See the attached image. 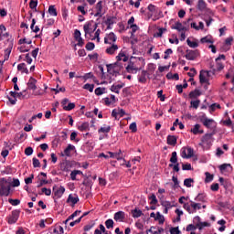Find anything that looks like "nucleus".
<instances>
[{
    "label": "nucleus",
    "mask_w": 234,
    "mask_h": 234,
    "mask_svg": "<svg viewBox=\"0 0 234 234\" xmlns=\"http://www.w3.org/2000/svg\"><path fill=\"white\" fill-rule=\"evenodd\" d=\"M139 61H142L141 58L131 57L126 67V72L129 74H136L138 70H142V68H138Z\"/></svg>",
    "instance_id": "nucleus-1"
},
{
    "label": "nucleus",
    "mask_w": 234,
    "mask_h": 234,
    "mask_svg": "<svg viewBox=\"0 0 234 234\" xmlns=\"http://www.w3.org/2000/svg\"><path fill=\"white\" fill-rule=\"evenodd\" d=\"M11 185L3 177L0 179V197H8L10 195Z\"/></svg>",
    "instance_id": "nucleus-2"
},
{
    "label": "nucleus",
    "mask_w": 234,
    "mask_h": 234,
    "mask_svg": "<svg viewBox=\"0 0 234 234\" xmlns=\"http://www.w3.org/2000/svg\"><path fill=\"white\" fill-rule=\"evenodd\" d=\"M107 70L108 73L111 74V76H120V70L123 69V66H122V63L120 62H115L114 64H107Z\"/></svg>",
    "instance_id": "nucleus-3"
},
{
    "label": "nucleus",
    "mask_w": 234,
    "mask_h": 234,
    "mask_svg": "<svg viewBox=\"0 0 234 234\" xmlns=\"http://www.w3.org/2000/svg\"><path fill=\"white\" fill-rule=\"evenodd\" d=\"M226 61V56L225 55H219L216 58V67L214 68L213 66L211 67L213 72H219V70H222L224 69V63L222 62Z\"/></svg>",
    "instance_id": "nucleus-4"
},
{
    "label": "nucleus",
    "mask_w": 234,
    "mask_h": 234,
    "mask_svg": "<svg viewBox=\"0 0 234 234\" xmlns=\"http://www.w3.org/2000/svg\"><path fill=\"white\" fill-rule=\"evenodd\" d=\"M170 162L171 164L168 166L173 167L174 171L178 173V171H180V164H178V155L176 154V152L172 153Z\"/></svg>",
    "instance_id": "nucleus-5"
},
{
    "label": "nucleus",
    "mask_w": 234,
    "mask_h": 234,
    "mask_svg": "<svg viewBox=\"0 0 234 234\" xmlns=\"http://www.w3.org/2000/svg\"><path fill=\"white\" fill-rule=\"evenodd\" d=\"M19 215H21V210L15 209L11 212V215L7 217V223L8 224H16L17 220H19Z\"/></svg>",
    "instance_id": "nucleus-6"
},
{
    "label": "nucleus",
    "mask_w": 234,
    "mask_h": 234,
    "mask_svg": "<svg viewBox=\"0 0 234 234\" xmlns=\"http://www.w3.org/2000/svg\"><path fill=\"white\" fill-rule=\"evenodd\" d=\"M73 37L75 41H77V44H75V50L76 47H83V45H85V40L81 37V31H80V29L74 30Z\"/></svg>",
    "instance_id": "nucleus-7"
},
{
    "label": "nucleus",
    "mask_w": 234,
    "mask_h": 234,
    "mask_svg": "<svg viewBox=\"0 0 234 234\" xmlns=\"http://www.w3.org/2000/svg\"><path fill=\"white\" fill-rule=\"evenodd\" d=\"M93 21H89L83 26V30L85 32V37H87L88 34H93V32H96V29L98 28V23L94 24L93 30L90 31V27H92Z\"/></svg>",
    "instance_id": "nucleus-8"
},
{
    "label": "nucleus",
    "mask_w": 234,
    "mask_h": 234,
    "mask_svg": "<svg viewBox=\"0 0 234 234\" xmlns=\"http://www.w3.org/2000/svg\"><path fill=\"white\" fill-rule=\"evenodd\" d=\"M201 122L207 129H213L215 127V120L207 118L206 114L202 116Z\"/></svg>",
    "instance_id": "nucleus-9"
},
{
    "label": "nucleus",
    "mask_w": 234,
    "mask_h": 234,
    "mask_svg": "<svg viewBox=\"0 0 234 234\" xmlns=\"http://www.w3.org/2000/svg\"><path fill=\"white\" fill-rule=\"evenodd\" d=\"M185 57L188 61H195L196 58H198V49H186V54Z\"/></svg>",
    "instance_id": "nucleus-10"
},
{
    "label": "nucleus",
    "mask_w": 234,
    "mask_h": 234,
    "mask_svg": "<svg viewBox=\"0 0 234 234\" xmlns=\"http://www.w3.org/2000/svg\"><path fill=\"white\" fill-rule=\"evenodd\" d=\"M116 39H118L116 34H114V32H111L104 37V43L105 45H112V43H116Z\"/></svg>",
    "instance_id": "nucleus-11"
},
{
    "label": "nucleus",
    "mask_w": 234,
    "mask_h": 234,
    "mask_svg": "<svg viewBox=\"0 0 234 234\" xmlns=\"http://www.w3.org/2000/svg\"><path fill=\"white\" fill-rule=\"evenodd\" d=\"M96 13L94 15L95 17H102L103 16V2L99 1L95 5Z\"/></svg>",
    "instance_id": "nucleus-12"
},
{
    "label": "nucleus",
    "mask_w": 234,
    "mask_h": 234,
    "mask_svg": "<svg viewBox=\"0 0 234 234\" xmlns=\"http://www.w3.org/2000/svg\"><path fill=\"white\" fill-rule=\"evenodd\" d=\"M65 193V186H59V188H56V186H53V198H61L63 197V194Z\"/></svg>",
    "instance_id": "nucleus-13"
},
{
    "label": "nucleus",
    "mask_w": 234,
    "mask_h": 234,
    "mask_svg": "<svg viewBox=\"0 0 234 234\" xmlns=\"http://www.w3.org/2000/svg\"><path fill=\"white\" fill-rule=\"evenodd\" d=\"M117 19L116 16H107V19L104 22L105 25H107V30L112 29V25H116Z\"/></svg>",
    "instance_id": "nucleus-14"
},
{
    "label": "nucleus",
    "mask_w": 234,
    "mask_h": 234,
    "mask_svg": "<svg viewBox=\"0 0 234 234\" xmlns=\"http://www.w3.org/2000/svg\"><path fill=\"white\" fill-rule=\"evenodd\" d=\"M37 80H36L34 77H30L27 82L28 90H36L37 89Z\"/></svg>",
    "instance_id": "nucleus-15"
},
{
    "label": "nucleus",
    "mask_w": 234,
    "mask_h": 234,
    "mask_svg": "<svg viewBox=\"0 0 234 234\" xmlns=\"http://www.w3.org/2000/svg\"><path fill=\"white\" fill-rule=\"evenodd\" d=\"M113 218L116 222H123L125 220V212L118 211L114 214Z\"/></svg>",
    "instance_id": "nucleus-16"
},
{
    "label": "nucleus",
    "mask_w": 234,
    "mask_h": 234,
    "mask_svg": "<svg viewBox=\"0 0 234 234\" xmlns=\"http://www.w3.org/2000/svg\"><path fill=\"white\" fill-rule=\"evenodd\" d=\"M204 74L209 75V71H204V70L200 71L199 82L201 83V85H203V83H207V85H209V80L207 79H206V75H204Z\"/></svg>",
    "instance_id": "nucleus-17"
},
{
    "label": "nucleus",
    "mask_w": 234,
    "mask_h": 234,
    "mask_svg": "<svg viewBox=\"0 0 234 234\" xmlns=\"http://www.w3.org/2000/svg\"><path fill=\"white\" fill-rule=\"evenodd\" d=\"M219 171H221V173H226V171L231 173V171H233V166H231L230 164H223L219 165Z\"/></svg>",
    "instance_id": "nucleus-18"
},
{
    "label": "nucleus",
    "mask_w": 234,
    "mask_h": 234,
    "mask_svg": "<svg viewBox=\"0 0 234 234\" xmlns=\"http://www.w3.org/2000/svg\"><path fill=\"white\" fill-rule=\"evenodd\" d=\"M9 94L11 97L7 96V99L9 100L11 105H16V103H17V91H10Z\"/></svg>",
    "instance_id": "nucleus-19"
},
{
    "label": "nucleus",
    "mask_w": 234,
    "mask_h": 234,
    "mask_svg": "<svg viewBox=\"0 0 234 234\" xmlns=\"http://www.w3.org/2000/svg\"><path fill=\"white\" fill-rule=\"evenodd\" d=\"M116 50H118V45L112 44L111 47L106 48L105 52L106 54H109V56H113V54L116 53Z\"/></svg>",
    "instance_id": "nucleus-20"
},
{
    "label": "nucleus",
    "mask_w": 234,
    "mask_h": 234,
    "mask_svg": "<svg viewBox=\"0 0 234 234\" xmlns=\"http://www.w3.org/2000/svg\"><path fill=\"white\" fill-rule=\"evenodd\" d=\"M117 62L120 63V61H123L124 63L129 61V57L125 55V52L121 51L118 56L116 57Z\"/></svg>",
    "instance_id": "nucleus-21"
},
{
    "label": "nucleus",
    "mask_w": 234,
    "mask_h": 234,
    "mask_svg": "<svg viewBox=\"0 0 234 234\" xmlns=\"http://www.w3.org/2000/svg\"><path fill=\"white\" fill-rule=\"evenodd\" d=\"M147 9L149 10V12H151V17H153V16H154H154H156L158 14V10L160 8L156 7V5H154L153 4H150L148 5Z\"/></svg>",
    "instance_id": "nucleus-22"
},
{
    "label": "nucleus",
    "mask_w": 234,
    "mask_h": 234,
    "mask_svg": "<svg viewBox=\"0 0 234 234\" xmlns=\"http://www.w3.org/2000/svg\"><path fill=\"white\" fill-rule=\"evenodd\" d=\"M123 87H125V84L122 83V84H117V85H112L111 87V90L112 92H115V94H120V90L121 89H123Z\"/></svg>",
    "instance_id": "nucleus-23"
},
{
    "label": "nucleus",
    "mask_w": 234,
    "mask_h": 234,
    "mask_svg": "<svg viewBox=\"0 0 234 234\" xmlns=\"http://www.w3.org/2000/svg\"><path fill=\"white\" fill-rule=\"evenodd\" d=\"M176 141H177V138L175 135H168L166 138L167 144L173 145V147H175V145H176Z\"/></svg>",
    "instance_id": "nucleus-24"
},
{
    "label": "nucleus",
    "mask_w": 234,
    "mask_h": 234,
    "mask_svg": "<svg viewBox=\"0 0 234 234\" xmlns=\"http://www.w3.org/2000/svg\"><path fill=\"white\" fill-rule=\"evenodd\" d=\"M198 96H202V91H200V90H194L192 91L189 92L188 97L193 100L195 98H198Z\"/></svg>",
    "instance_id": "nucleus-25"
},
{
    "label": "nucleus",
    "mask_w": 234,
    "mask_h": 234,
    "mask_svg": "<svg viewBox=\"0 0 234 234\" xmlns=\"http://www.w3.org/2000/svg\"><path fill=\"white\" fill-rule=\"evenodd\" d=\"M139 83H147V70H143L138 78Z\"/></svg>",
    "instance_id": "nucleus-26"
},
{
    "label": "nucleus",
    "mask_w": 234,
    "mask_h": 234,
    "mask_svg": "<svg viewBox=\"0 0 234 234\" xmlns=\"http://www.w3.org/2000/svg\"><path fill=\"white\" fill-rule=\"evenodd\" d=\"M193 134H204V130H200V124H196L193 129L190 130Z\"/></svg>",
    "instance_id": "nucleus-27"
},
{
    "label": "nucleus",
    "mask_w": 234,
    "mask_h": 234,
    "mask_svg": "<svg viewBox=\"0 0 234 234\" xmlns=\"http://www.w3.org/2000/svg\"><path fill=\"white\" fill-rule=\"evenodd\" d=\"M17 70H19L22 74H28V69L27 68V64L25 63L18 64Z\"/></svg>",
    "instance_id": "nucleus-28"
},
{
    "label": "nucleus",
    "mask_w": 234,
    "mask_h": 234,
    "mask_svg": "<svg viewBox=\"0 0 234 234\" xmlns=\"http://www.w3.org/2000/svg\"><path fill=\"white\" fill-rule=\"evenodd\" d=\"M231 43H233V37H229L226 38L225 45L223 46V50H229V47H231Z\"/></svg>",
    "instance_id": "nucleus-29"
},
{
    "label": "nucleus",
    "mask_w": 234,
    "mask_h": 234,
    "mask_svg": "<svg viewBox=\"0 0 234 234\" xmlns=\"http://www.w3.org/2000/svg\"><path fill=\"white\" fill-rule=\"evenodd\" d=\"M190 206L192 207V214L195 213L197 209H202V204L190 201Z\"/></svg>",
    "instance_id": "nucleus-30"
},
{
    "label": "nucleus",
    "mask_w": 234,
    "mask_h": 234,
    "mask_svg": "<svg viewBox=\"0 0 234 234\" xmlns=\"http://www.w3.org/2000/svg\"><path fill=\"white\" fill-rule=\"evenodd\" d=\"M132 213V217L133 218H140V217H142V215H144V212H142V210L138 209V208H134L131 211Z\"/></svg>",
    "instance_id": "nucleus-31"
},
{
    "label": "nucleus",
    "mask_w": 234,
    "mask_h": 234,
    "mask_svg": "<svg viewBox=\"0 0 234 234\" xmlns=\"http://www.w3.org/2000/svg\"><path fill=\"white\" fill-rule=\"evenodd\" d=\"M67 202H71L72 206H76L77 202H80V197H78V196L74 197L72 196V194H70L68 197Z\"/></svg>",
    "instance_id": "nucleus-32"
},
{
    "label": "nucleus",
    "mask_w": 234,
    "mask_h": 234,
    "mask_svg": "<svg viewBox=\"0 0 234 234\" xmlns=\"http://www.w3.org/2000/svg\"><path fill=\"white\" fill-rule=\"evenodd\" d=\"M70 151H76V146L72 144H68V146L64 150L65 156H70Z\"/></svg>",
    "instance_id": "nucleus-33"
},
{
    "label": "nucleus",
    "mask_w": 234,
    "mask_h": 234,
    "mask_svg": "<svg viewBox=\"0 0 234 234\" xmlns=\"http://www.w3.org/2000/svg\"><path fill=\"white\" fill-rule=\"evenodd\" d=\"M48 12L49 16H52L53 17L58 16V9H56V5H49Z\"/></svg>",
    "instance_id": "nucleus-34"
},
{
    "label": "nucleus",
    "mask_w": 234,
    "mask_h": 234,
    "mask_svg": "<svg viewBox=\"0 0 234 234\" xmlns=\"http://www.w3.org/2000/svg\"><path fill=\"white\" fill-rule=\"evenodd\" d=\"M89 127H90V124L89 123V122H82L81 125L78 127V129L79 131H80V133H83V131H89Z\"/></svg>",
    "instance_id": "nucleus-35"
},
{
    "label": "nucleus",
    "mask_w": 234,
    "mask_h": 234,
    "mask_svg": "<svg viewBox=\"0 0 234 234\" xmlns=\"http://www.w3.org/2000/svg\"><path fill=\"white\" fill-rule=\"evenodd\" d=\"M206 2L204 0H198L197 2V10H200V12H204L206 10Z\"/></svg>",
    "instance_id": "nucleus-36"
},
{
    "label": "nucleus",
    "mask_w": 234,
    "mask_h": 234,
    "mask_svg": "<svg viewBox=\"0 0 234 234\" xmlns=\"http://www.w3.org/2000/svg\"><path fill=\"white\" fill-rule=\"evenodd\" d=\"M166 78L167 80H176V81H178V80H180V76L178 75V73L173 74L169 72L166 74Z\"/></svg>",
    "instance_id": "nucleus-37"
},
{
    "label": "nucleus",
    "mask_w": 234,
    "mask_h": 234,
    "mask_svg": "<svg viewBox=\"0 0 234 234\" xmlns=\"http://www.w3.org/2000/svg\"><path fill=\"white\" fill-rule=\"evenodd\" d=\"M212 137H213V133H206L201 138L202 144H207Z\"/></svg>",
    "instance_id": "nucleus-38"
},
{
    "label": "nucleus",
    "mask_w": 234,
    "mask_h": 234,
    "mask_svg": "<svg viewBox=\"0 0 234 234\" xmlns=\"http://www.w3.org/2000/svg\"><path fill=\"white\" fill-rule=\"evenodd\" d=\"M174 30H177L178 32H182L184 30V26L180 22H176L175 26L172 27Z\"/></svg>",
    "instance_id": "nucleus-39"
},
{
    "label": "nucleus",
    "mask_w": 234,
    "mask_h": 234,
    "mask_svg": "<svg viewBox=\"0 0 234 234\" xmlns=\"http://www.w3.org/2000/svg\"><path fill=\"white\" fill-rule=\"evenodd\" d=\"M29 7L31 8V10H35V12H37V0H30Z\"/></svg>",
    "instance_id": "nucleus-40"
},
{
    "label": "nucleus",
    "mask_w": 234,
    "mask_h": 234,
    "mask_svg": "<svg viewBox=\"0 0 234 234\" xmlns=\"http://www.w3.org/2000/svg\"><path fill=\"white\" fill-rule=\"evenodd\" d=\"M154 220H159V224H164L165 222V218L160 212H156L155 219Z\"/></svg>",
    "instance_id": "nucleus-41"
},
{
    "label": "nucleus",
    "mask_w": 234,
    "mask_h": 234,
    "mask_svg": "<svg viewBox=\"0 0 234 234\" xmlns=\"http://www.w3.org/2000/svg\"><path fill=\"white\" fill-rule=\"evenodd\" d=\"M35 25H36V20H35V18H33L30 28H31L32 32H35V34H37V32H39V27H37V26L35 27Z\"/></svg>",
    "instance_id": "nucleus-42"
},
{
    "label": "nucleus",
    "mask_w": 234,
    "mask_h": 234,
    "mask_svg": "<svg viewBox=\"0 0 234 234\" xmlns=\"http://www.w3.org/2000/svg\"><path fill=\"white\" fill-rule=\"evenodd\" d=\"M105 226L107 229H112V228H114V220H112V218L107 219L105 221Z\"/></svg>",
    "instance_id": "nucleus-43"
},
{
    "label": "nucleus",
    "mask_w": 234,
    "mask_h": 234,
    "mask_svg": "<svg viewBox=\"0 0 234 234\" xmlns=\"http://www.w3.org/2000/svg\"><path fill=\"white\" fill-rule=\"evenodd\" d=\"M121 153H122V150H120L119 153L108 152V154H110V158H116V160H122V157H120Z\"/></svg>",
    "instance_id": "nucleus-44"
},
{
    "label": "nucleus",
    "mask_w": 234,
    "mask_h": 234,
    "mask_svg": "<svg viewBox=\"0 0 234 234\" xmlns=\"http://www.w3.org/2000/svg\"><path fill=\"white\" fill-rule=\"evenodd\" d=\"M186 152H187V158H193L195 156V150L191 148V146L186 147Z\"/></svg>",
    "instance_id": "nucleus-45"
},
{
    "label": "nucleus",
    "mask_w": 234,
    "mask_h": 234,
    "mask_svg": "<svg viewBox=\"0 0 234 234\" xmlns=\"http://www.w3.org/2000/svg\"><path fill=\"white\" fill-rule=\"evenodd\" d=\"M200 43H211L213 44V38L209 36L204 37L200 39Z\"/></svg>",
    "instance_id": "nucleus-46"
},
{
    "label": "nucleus",
    "mask_w": 234,
    "mask_h": 234,
    "mask_svg": "<svg viewBox=\"0 0 234 234\" xmlns=\"http://www.w3.org/2000/svg\"><path fill=\"white\" fill-rule=\"evenodd\" d=\"M196 202H206V195L204 194H198L196 197H195Z\"/></svg>",
    "instance_id": "nucleus-47"
},
{
    "label": "nucleus",
    "mask_w": 234,
    "mask_h": 234,
    "mask_svg": "<svg viewBox=\"0 0 234 234\" xmlns=\"http://www.w3.org/2000/svg\"><path fill=\"white\" fill-rule=\"evenodd\" d=\"M197 228H198V229H203L204 228H209L210 224L207 223V222H199V223H197Z\"/></svg>",
    "instance_id": "nucleus-48"
},
{
    "label": "nucleus",
    "mask_w": 234,
    "mask_h": 234,
    "mask_svg": "<svg viewBox=\"0 0 234 234\" xmlns=\"http://www.w3.org/2000/svg\"><path fill=\"white\" fill-rule=\"evenodd\" d=\"M193 183H195V180L193 178H186L184 180V186H186V187H191V184Z\"/></svg>",
    "instance_id": "nucleus-49"
},
{
    "label": "nucleus",
    "mask_w": 234,
    "mask_h": 234,
    "mask_svg": "<svg viewBox=\"0 0 234 234\" xmlns=\"http://www.w3.org/2000/svg\"><path fill=\"white\" fill-rule=\"evenodd\" d=\"M183 207L186 209V211H187V213H189V215L193 214L191 203H184Z\"/></svg>",
    "instance_id": "nucleus-50"
},
{
    "label": "nucleus",
    "mask_w": 234,
    "mask_h": 234,
    "mask_svg": "<svg viewBox=\"0 0 234 234\" xmlns=\"http://www.w3.org/2000/svg\"><path fill=\"white\" fill-rule=\"evenodd\" d=\"M40 195H42L43 193L46 195V197H50V195H52V190L50 188H47V187H43L41 189Z\"/></svg>",
    "instance_id": "nucleus-51"
},
{
    "label": "nucleus",
    "mask_w": 234,
    "mask_h": 234,
    "mask_svg": "<svg viewBox=\"0 0 234 234\" xmlns=\"http://www.w3.org/2000/svg\"><path fill=\"white\" fill-rule=\"evenodd\" d=\"M98 133H103L104 134L106 133H111V126H107V127H101L99 130H98Z\"/></svg>",
    "instance_id": "nucleus-52"
},
{
    "label": "nucleus",
    "mask_w": 234,
    "mask_h": 234,
    "mask_svg": "<svg viewBox=\"0 0 234 234\" xmlns=\"http://www.w3.org/2000/svg\"><path fill=\"white\" fill-rule=\"evenodd\" d=\"M186 43L190 48H197L198 47L197 42L191 41L189 38L186 39Z\"/></svg>",
    "instance_id": "nucleus-53"
},
{
    "label": "nucleus",
    "mask_w": 234,
    "mask_h": 234,
    "mask_svg": "<svg viewBox=\"0 0 234 234\" xmlns=\"http://www.w3.org/2000/svg\"><path fill=\"white\" fill-rule=\"evenodd\" d=\"M96 48V45L93 42H88L85 46L86 50H94V48Z\"/></svg>",
    "instance_id": "nucleus-54"
},
{
    "label": "nucleus",
    "mask_w": 234,
    "mask_h": 234,
    "mask_svg": "<svg viewBox=\"0 0 234 234\" xmlns=\"http://www.w3.org/2000/svg\"><path fill=\"white\" fill-rule=\"evenodd\" d=\"M76 108V104L74 102H69L67 106L63 107L64 111H72V109Z\"/></svg>",
    "instance_id": "nucleus-55"
},
{
    "label": "nucleus",
    "mask_w": 234,
    "mask_h": 234,
    "mask_svg": "<svg viewBox=\"0 0 234 234\" xmlns=\"http://www.w3.org/2000/svg\"><path fill=\"white\" fill-rule=\"evenodd\" d=\"M100 229H96L94 231V234H101V233H105V226H103V224H101L99 226Z\"/></svg>",
    "instance_id": "nucleus-56"
},
{
    "label": "nucleus",
    "mask_w": 234,
    "mask_h": 234,
    "mask_svg": "<svg viewBox=\"0 0 234 234\" xmlns=\"http://www.w3.org/2000/svg\"><path fill=\"white\" fill-rule=\"evenodd\" d=\"M190 105L193 107V109H198L200 105V100L191 101Z\"/></svg>",
    "instance_id": "nucleus-57"
},
{
    "label": "nucleus",
    "mask_w": 234,
    "mask_h": 234,
    "mask_svg": "<svg viewBox=\"0 0 234 234\" xmlns=\"http://www.w3.org/2000/svg\"><path fill=\"white\" fill-rule=\"evenodd\" d=\"M83 89H85L86 90H89L90 92H93L94 91V84L87 83L83 86Z\"/></svg>",
    "instance_id": "nucleus-58"
},
{
    "label": "nucleus",
    "mask_w": 234,
    "mask_h": 234,
    "mask_svg": "<svg viewBox=\"0 0 234 234\" xmlns=\"http://www.w3.org/2000/svg\"><path fill=\"white\" fill-rule=\"evenodd\" d=\"M206 178H205V182L207 184L209 182H213V175H210L209 172H206Z\"/></svg>",
    "instance_id": "nucleus-59"
},
{
    "label": "nucleus",
    "mask_w": 234,
    "mask_h": 234,
    "mask_svg": "<svg viewBox=\"0 0 234 234\" xmlns=\"http://www.w3.org/2000/svg\"><path fill=\"white\" fill-rule=\"evenodd\" d=\"M8 202H9V204H11V206H19V204H21V200H19V199L9 198Z\"/></svg>",
    "instance_id": "nucleus-60"
},
{
    "label": "nucleus",
    "mask_w": 234,
    "mask_h": 234,
    "mask_svg": "<svg viewBox=\"0 0 234 234\" xmlns=\"http://www.w3.org/2000/svg\"><path fill=\"white\" fill-rule=\"evenodd\" d=\"M103 92H105V88H96L95 89V94L96 96H101V94H103Z\"/></svg>",
    "instance_id": "nucleus-61"
},
{
    "label": "nucleus",
    "mask_w": 234,
    "mask_h": 234,
    "mask_svg": "<svg viewBox=\"0 0 234 234\" xmlns=\"http://www.w3.org/2000/svg\"><path fill=\"white\" fill-rule=\"evenodd\" d=\"M182 231H180V229L178 227H172L170 229V234H180Z\"/></svg>",
    "instance_id": "nucleus-62"
},
{
    "label": "nucleus",
    "mask_w": 234,
    "mask_h": 234,
    "mask_svg": "<svg viewBox=\"0 0 234 234\" xmlns=\"http://www.w3.org/2000/svg\"><path fill=\"white\" fill-rule=\"evenodd\" d=\"M130 131L132 133H136L138 131V127L136 126V122H132L129 126Z\"/></svg>",
    "instance_id": "nucleus-63"
},
{
    "label": "nucleus",
    "mask_w": 234,
    "mask_h": 234,
    "mask_svg": "<svg viewBox=\"0 0 234 234\" xmlns=\"http://www.w3.org/2000/svg\"><path fill=\"white\" fill-rule=\"evenodd\" d=\"M53 233L63 234L64 233L63 227L58 226V228H55L53 229Z\"/></svg>",
    "instance_id": "nucleus-64"
}]
</instances>
